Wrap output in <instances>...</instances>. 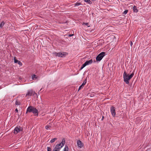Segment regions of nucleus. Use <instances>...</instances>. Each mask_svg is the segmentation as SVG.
<instances>
[{
	"mask_svg": "<svg viewBox=\"0 0 151 151\" xmlns=\"http://www.w3.org/2000/svg\"><path fill=\"white\" fill-rule=\"evenodd\" d=\"M50 127L49 125H47L45 127V129H48Z\"/></svg>",
	"mask_w": 151,
	"mask_h": 151,
	"instance_id": "412c9836",
	"label": "nucleus"
},
{
	"mask_svg": "<svg viewBox=\"0 0 151 151\" xmlns=\"http://www.w3.org/2000/svg\"><path fill=\"white\" fill-rule=\"evenodd\" d=\"M37 78L35 75H33L32 76V78L33 80H35Z\"/></svg>",
	"mask_w": 151,
	"mask_h": 151,
	"instance_id": "4468645a",
	"label": "nucleus"
},
{
	"mask_svg": "<svg viewBox=\"0 0 151 151\" xmlns=\"http://www.w3.org/2000/svg\"><path fill=\"white\" fill-rule=\"evenodd\" d=\"M116 108L113 106H112L110 109V111L112 116L114 117L116 115Z\"/></svg>",
	"mask_w": 151,
	"mask_h": 151,
	"instance_id": "0eeeda50",
	"label": "nucleus"
},
{
	"mask_svg": "<svg viewBox=\"0 0 151 151\" xmlns=\"http://www.w3.org/2000/svg\"><path fill=\"white\" fill-rule=\"evenodd\" d=\"M73 34H72V35H71V34H70V35H68V36H69V37H71V36H73Z\"/></svg>",
	"mask_w": 151,
	"mask_h": 151,
	"instance_id": "a878e982",
	"label": "nucleus"
},
{
	"mask_svg": "<svg viewBox=\"0 0 151 151\" xmlns=\"http://www.w3.org/2000/svg\"><path fill=\"white\" fill-rule=\"evenodd\" d=\"M84 1L88 4H91V1L90 0H84Z\"/></svg>",
	"mask_w": 151,
	"mask_h": 151,
	"instance_id": "f3484780",
	"label": "nucleus"
},
{
	"mask_svg": "<svg viewBox=\"0 0 151 151\" xmlns=\"http://www.w3.org/2000/svg\"><path fill=\"white\" fill-rule=\"evenodd\" d=\"M65 143V140L63 138L60 143L57 144L53 150V151H60Z\"/></svg>",
	"mask_w": 151,
	"mask_h": 151,
	"instance_id": "7ed1b4c3",
	"label": "nucleus"
},
{
	"mask_svg": "<svg viewBox=\"0 0 151 151\" xmlns=\"http://www.w3.org/2000/svg\"><path fill=\"white\" fill-rule=\"evenodd\" d=\"M133 10L134 12L136 13L138 12V10L137 9V7L135 6H133Z\"/></svg>",
	"mask_w": 151,
	"mask_h": 151,
	"instance_id": "ddd939ff",
	"label": "nucleus"
},
{
	"mask_svg": "<svg viewBox=\"0 0 151 151\" xmlns=\"http://www.w3.org/2000/svg\"><path fill=\"white\" fill-rule=\"evenodd\" d=\"M105 52H102L99 54L96 58V59L97 61H100L103 58V57L105 55Z\"/></svg>",
	"mask_w": 151,
	"mask_h": 151,
	"instance_id": "20e7f679",
	"label": "nucleus"
},
{
	"mask_svg": "<svg viewBox=\"0 0 151 151\" xmlns=\"http://www.w3.org/2000/svg\"><path fill=\"white\" fill-rule=\"evenodd\" d=\"M4 24V22H2L0 24V27H2Z\"/></svg>",
	"mask_w": 151,
	"mask_h": 151,
	"instance_id": "a211bd4d",
	"label": "nucleus"
},
{
	"mask_svg": "<svg viewBox=\"0 0 151 151\" xmlns=\"http://www.w3.org/2000/svg\"><path fill=\"white\" fill-rule=\"evenodd\" d=\"M33 93V95H34V94L37 95V93H35V92H34L33 91L31 90L28 92L26 94V95L31 96Z\"/></svg>",
	"mask_w": 151,
	"mask_h": 151,
	"instance_id": "9d476101",
	"label": "nucleus"
},
{
	"mask_svg": "<svg viewBox=\"0 0 151 151\" xmlns=\"http://www.w3.org/2000/svg\"><path fill=\"white\" fill-rule=\"evenodd\" d=\"M93 62L92 59H91L89 60L86 61L84 63L86 66L91 64Z\"/></svg>",
	"mask_w": 151,
	"mask_h": 151,
	"instance_id": "1a4fd4ad",
	"label": "nucleus"
},
{
	"mask_svg": "<svg viewBox=\"0 0 151 151\" xmlns=\"http://www.w3.org/2000/svg\"><path fill=\"white\" fill-rule=\"evenodd\" d=\"M47 151H51V148L49 147H47Z\"/></svg>",
	"mask_w": 151,
	"mask_h": 151,
	"instance_id": "5701e85b",
	"label": "nucleus"
},
{
	"mask_svg": "<svg viewBox=\"0 0 151 151\" xmlns=\"http://www.w3.org/2000/svg\"><path fill=\"white\" fill-rule=\"evenodd\" d=\"M137 119H139V118H137Z\"/></svg>",
	"mask_w": 151,
	"mask_h": 151,
	"instance_id": "c85d7f7f",
	"label": "nucleus"
},
{
	"mask_svg": "<svg viewBox=\"0 0 151 151\" xmlns=\"http://www.w3.org/2000/svg\"><path fill=\"white\" fill-rule=\"evenodd\" d=\"M14 62L15 63H17L19 65H22L21 62L20 61L16 59L15 57H14Z\"/></svg>",
	"mask_w": 151,
	"mask_h": 151,
	"instance_id": "f8f14e48",
	"label": "nucleus"
},
{
	"mask_svg": "<svg viewBox=\"0 0 151 151\" xmlns=\"http://www.w3.org/2000/svg\"><path fill=\"white\" fill-rule=\"evenodd\" d=\"M133 45V43L132 41H131L130 42V45L131 46H132V45Z\"/></svg>",
	"mask_w": 151,
	"mask_h": 151,
	"instance_id": "393cba45",
	"label": "nucleus"
},
{
	"mask_svg": "<svg viewBox=\"0 0 151 151\" xmlns=\"http://www.w3.org/2000/svg\"><path fill=\"white\" fill-rule=\"evenodd\" d=\"M77 143L78 146L80 148H81L83 147V144L80 140H78Z\"/></svg>",
	"mask_w": 151,
	"mask_h": 151,
	"instance_id": "6e6552de",
	"label": "nucleus"
},
{
	"mask_svg": "<svg viewBox=\"0 0 151 151\" xmlns=\"http://www.w3.org/2000/svg\"><path fill=\"white\" fill-rule=\"evenodd\" d=\"M32 112L35 116H38V111L35 108L32 106H29L27 109L26 113L27 112Z\"/></svg>",
	"mask_w": 151,
	"mask_h": 151,
	"instance_id": "f257e3e1",
	"label": "nucleus"
},
{
	"mask_svg": "<svg viewBox=\"0 0 151 151\" xmlns=\"http://www.w3.org/2000/svg\"><path fill=\"white\" fill-rule=\"evenodd\" d=\"M134 73H132L130 75H129L127 74L125 72H124L123 74V78L124 81L126 84L129 83V80L133 76Z\"/></svg>",
	"mask_w": 151,
	"mask_h": 151,
	"instance_id": "f03ea898",
	"label": "nucleus"
},
{
	"mask_svg": "<svg viewBox=\"0 0 151 151\" xmlns=\"http://www.w3.org/2000/svg\"><path fill=\"white\" fill-rule=\"evenodd\" d=\"M22 130V128L19 126L16 127L14 129V134H17L20 131Z\"/></svg>",
	"mask_w": 151,
	"mask_h": 151,
	"instance_id": "423d86ee",
	"label": "nucleus"
},
{
	"mask_svg": "<svg viewBox=\"0 0 151 151\" xmlns=\"http://www.w3.org/2000/svg\"><path fill=\"white\" fill-rule=\"evenodd\" d=\"M54 54L56 56L60 57H64L67 55V53L64 52H59L58 53L55 52Z\"/></svg>",
	"mask_w": 151,
	"mask_h": 151,
	"instance_id": "39448f33",
	"label": "nucleus"
},
{
	"mask_svg": "<svg viewBox=\"0 0 151 151\" xmlns=\"http://www.w3.org/2000/svg\"><path fill=\"white\" fill-rule=\"evenodd\" d=\"M86 25H87L88 24V23H87L85 24Z\"/></svg>",
	"mask_w": 151,
	"mask_h": 151,
	"instance_id": "cd10ccee",
	"label": "nucleus"
},
{
	"mask_svg": "<svg viewBox=\"0 0 151 151\" xmlns=\"http://www.w3.org/2000/svg\"><path fill=\"white\" fill-rule=\"evenodd\" d=\"M86 80L84 81H83V83L82 84V85L80 86L79 87L78 90H80V89L82 88L86 84Z\"/></svg>",
	"mask_w": 151,
	"mask_h": 151,
	"instance_id": "9b49d317",
	"label": "nucleus"
},
{
	"mask_svg": "<svg viewBox=\"0 0 151 151\" xmlns=\"http://www.w3.org/2000/svg\"><path fill=\"white\" fill-rule=\"evenodd\" d=\"M128 12V10H125L124 12V13H123V14H126L127 12Z\"/></svg>",
	"mask_w": 151,
	"mask_h": 151,
	"instance_id": "4be33fe9",
	"label": "nucleus"
},
{
	"mask_svg": "<svg viewBox=\"0 0 151 151\" xmlns=\"http://www.w3.org/2000/svg\"><path fill=\"white\" fill-rule=\"evenodd\" d=\"M15 104L16 105H19L20 104V102L19 101H17L16 102Z\"/></svg>",
	"mask_w": 151,
	"mask_h": 151,
	"instance_id": "6ab92c4d",
	"label": "nucleus"
},
{
	"mask_svg": "<svg viewBox=\"0 0 151 151\" xmlns=\"http://www.w3.org/2000/svg\"><path fill=\"white\" fill-rule=\"evenodd\" d=\"M57 138H54L52 139L50 141V142L51 143H53V142H54L56 140H57Z\"/></svg>",
	"mask_w": 151,
	"mask_h": 151,
	"instance_id": "dca6fc26",
	"label": "nucleus"
},
{
	"mask_svg": "<svg viewBox=\"0 0 151 151\" xmlns=\"http://www.w3.org/2000/svg\"><path fill=\"white\" fill-rule=\"evenodd\" d=\"M15 111H16L17 112H18V109H16Z\"/></svg>",
	"mask_w": 151,
	"mask_h": 151,
	"instance_id": "bb28decb",
	"label": "nucleus"
},
{
	"mask_svg": "<svg viewBox=\"0 0 151 151\" xmlns=\"http://www.w3.org/2000/svg\"><path fill=\"white\" fill-rule=\"evenodd\" d=\"M63 151H68V147L67 145H65L63 149Z\"/></svg>",
	"mask_w": 151,
	"mask_h": 151,
	"instance_id": "2eb2a0df",
	"label": "nucleus"
},
{
	"mask_svg": "<svg viewBox=\"0 0 151 151\" xmlns=\"http://www.w3.org/2000/svg\"><path fill=\"white\" fill-rule=\"evenodd\" d=\"M86 66L85 65V64L84 63L82 66L81 67L80 70H82L83 68L84 67H85Z\"/></svg>",
	"mask_w": 151,
	"mask_h": 151,
	"instance_id": "aec40b11",
	"label": "nucleus"
},
{
	"mask_svg": "<svg viewBox=\"0 0 151 151\" xmlns=\"http://www.w3.org/2000/svg\"><path fill=\"white\" fill-rule=\"evenodd\" d=\"M81 4L80 3H77L76 4V6H78L80 5Z\"/></svg>",
	"mask_w": 151,
	"mask_h": 151,
	"instance_id": "b1692460",
	"label": "nucleus"
}]
</instances>
